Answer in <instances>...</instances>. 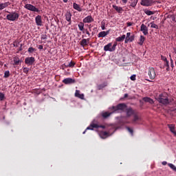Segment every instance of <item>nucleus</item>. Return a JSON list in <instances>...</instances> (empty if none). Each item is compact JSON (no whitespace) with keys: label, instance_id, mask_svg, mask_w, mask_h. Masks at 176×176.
Wrapping results in <instances>:
<instances>
[{"label":"nucleus","instance_id":"1","mask_svg":"<svg viewBox=\"0 0 176 176\" xmlns=\"http://www.w3.org/2000/svg\"><path fill=\"white\" fill-rule=\"evenodd\" d=\"M126 116H133V118L132 119L133 124H138V122L142 120L141 117H140V116L138 115V112L135 111V110H133V108L126 109Z\"/></svg>","mask_w":176,"mask_h":176},{"label":"nucleus","instance_id":"2","mask_svg":"<svg viewBox=\"0 0 176 176\" xmlns=\"http://www.w3.org/2000/svg\"><path fill=\"white\" fill-rule=\"evenodd\" d=\"M7 13L8 14L6 15V19L9 21H17L18 19H19V16H20L19 11H12V12L7 11Z\"/></svg>","mask_w":176,"mask_h":176},{"label":"nucleus","instance_id":"3","mask_svg":"<svg viewBox=\"0 0 176 176\" xmlns=\"http://www.w3.org/2000/svg\"><path fill=\"white\" fill-rule=\"evenodd\" d=\"M157 101L164 105L169 104L170 101L168 98V94L166 93L160 94L157 98Z\"/></svg>","mask_w":176,"mask_h":176},{"label":"nucleus","instance_id":"4","mask_svg":"<svg viewBox=\"0 0 176 176\" xmlns=\"http://www.w3.org/2000/svg\"><path fill=\"white\" fill-rule=\"evenodd\" d=\"M126 108L127 105L125 103H119V104L116 107H112V109L114 110V111H124Z\"/></svg>","mask_w":176,"mask_h":176},{"label":"nucleus","instance_id":"5","mask_svg":"<svg viewBox=\"0 0 176 176\" xmlns=\"http://www.w3.org/2000/svg\"><path fill=\"white\" fill-rule=\"evenodd\" d=\"M148 75L152 80L156 78V71L154 67H149L148 70Z\"/></svg>","mask_w":176,"mask_h":176},{"label":"nucleus","instance_id":"6","mask_svg":"<svg viewBox=\"0 0 176 176\" xmlns=\"http://www.w3.org/2000/svg\"><path fill=\"white\" fill-rule=\"evenodd\" d=\"M156 1L155 0H141L140 5L142 6H152V5L155 4Z\"/></svg>","mask_w":176,"mask_h":176},{"label":"nucleus","instance_id":"7","mask_svg":"<svg viewBox=\"0 0 176 176\" xmlns=\"http://www.w3.org/2000/svg\"><path fill=\"white\" fill-rule=\"evenodd\" d=\"M25 8H27V10H29L32 12H39L38 8H36V6H34V5L32 4L25 5Z\"/></svg>","mask_w":176,"mask_h":176},{"label":"nucleus","instance_id":"8","mask_svg":"<svg viewBox=\"0 0 176 176\" xmlns=\"http://www.w3.org/2000/svg\"><path fill=\"white\" fill-rule=\"evenodd\" d=\"M34 62H35L34 57H27L25 58V63L27 65H33Z\"/></svg>","mask_w":176,"mask_h":176},{"label":"nucleus","instance_id":"9","mask_svg":"<svg viewBox=\"0 0 176 176\" xmlns=\"http://www.w3.org/2000/svg\"><path fill=\"white\" fill-rule=\"evenodd\" d=\"M82 21L85 23H93V21H94V19L93 18V16L91 15H88L87 16H86L85 18H84L82 19Z\"/></svg>","mask_w":176,"mask_h":176},{"label":"nucleus","instance_id":"10","mask_svg":"<svg viewBox=\"0 0 176 176\" xmlns=\"http://www.w3.org/2000/svg\"><path fill=\"white\" fill-rule=\"evenodd\" d=\"M141 32L144 34V35H148V28L146 27L144 23H142L140 27Z\"/></svg>","mask_w":176,"mask_h":176},{"label":"nucleus","instance_id":"11","mask_svg":"<svg viewBox=\"0 0 176 176\" xmlns=\"http://www.w3.org/2000/svg\"><path fill=\"white\" fill-rule=\"evenodd\" d=\"M63 82L65 83V85H71L72 83H75L76 80L72 79V78H66L63 80Z\"/></svg>","mask_w":176,"mask_h":176},{"label":"nucleus","instance_id":"12","mask_svg":"<svg viewBox=\"0 0 176 176\" xmlns=\"http://www.w3.org/2000/svg\"><path fill=\"white\" fill-rule=\"evenodd\" d=\"M72 14L71 12H67V13L65 14V19L67 20V21H68L69 25H72Z\"/></svg>","mask_w":176,"mask_h":176},{"label":"nucleus","instance_id":"13","mask_svg":"<svg viewBox=\"0 0 176 176\" xmlns=\"http://www.w3.org/2000/svg\"><path fill=\"white\" fill-rule=\"evenodd\" d=\"M100 127V125L98 124H91L89 126L87 127L85 131H84L83 134L86 133L87 130H94V129H98Z\"/></svg>","mask_w":176,"mask_h":176},{"label":"nucleus","instance_id":"14","mask_svg":"<svg viewBox=\"0 0 176 176\" xmlns=\"http://www.w3.org/2000/svg\"><path fill=\"white\" fill-rule=\"evenodd\" d=\"M36 24L37 26H42V16L37 15L35 18Z\"/></svg>","mask_w":176,"mask_h":176},{"label":"nucleus","instance_id":"15","mask_svg":"<svg viewBox=\"0 0 176 176\" xmlns=\"http://www.w3.org/2000/svg\"><path fill=\"white\" fill-rule=\"evenodd\" d=\"M13 63L12 65H19V64H21V60L19 57L15 56L13 57Z\"/></svg>","mask_w":176,"mask_h":176},{"label":"nucleus","instance_id":"16","mask_svg":"<svg viewBox=\"0 0 176 176\" xmlns=\"http://www.w3.org/2000/svg\"><path fill=\"white\" fill-rule=\"evenodd\" d=\"M104 51L112 52V43H108L106 45H104Z\"/></svg>","mask_w":176,"mask_h":176},{"label":"nucleus","instance_id":"17","mask_svg":"<svg viewBox=\"0 0 176 176\" xmlns=\"http://www.w3.org/2000/svg\"><path fill=\"white\" fill-rule=\"evenodd\" d=\"M113 8L116 10V12L119 14H122L123 12V8L121 6H118L117 5H112Z\"/></svg>","mask_w":176,"mask_h":176},{"label":"nucleus","instance_id":"18","mask_svg":"<svg viewBox=\"0 0 176 176\" xmlns=\"http://www.w3.org/2000/svg\"><path fill=\"white\" fill-rule=\"evenodd\" d=\"M78 29L82 32L83 34H85V22H79L78 25Z\"/></svg>","mask_w":176,"mask_h":176},{"label":"nucleus","instance_id":"19","mask_svg":"<svg viewBox=\"0 0 176 176\" xmlns=\"http://www.w3.org/2000/svg\"><path fill=\"white\" fill-rule=\"evenodd\" d=\"M110 30H107V32H100V33L98 34V37H105L109 34Z\"/></svg>","mask_w":176,"mask_h":176},{"label":"nucleus","instance_id":"20","mask_svg":"<svg viewBox=\"0 0 176 176\" xmlns=\"http://www.w3.org/2000/svg\"><path fill=\"white\" fill-rule=\"evenodd\" d=\"M168 126L170 129V131L172 133L176 135L175 126L173 124H168Z\"/></svg>","mask_w":176,"mask_h":176},{"label":"nucleus","instance_id":"21","mask_svg":"<svg viewBox=\"0 0 176 176\" xmlns=\"http://www.w3.org/2000/svg\"><path fill=\"white\" fill-rule=\"evenodd\" d=\"M84 35L82 36V40L80 41V45L85 47H86V45H87V38H84Z\"/></svg>","mask_w":176,"mask_h":176},{"label":"nucleus","instance_id":"22","mask_svg":"<svg viewBox=\"0 0 176 176\" xmlns=\"http://www.w3.org/2000/svg\"><path fill=\"white\" fill-rule=\"evenodd\" d=\"M9 5H10V1H6V3H1V4H0V10H3V8H8Z\"/></svg>","mask_w":176,"mask_h":176},{"label":"nucleus","instance_id":"23","mask_svg":"<svg viewBox=\"0 0 176 176\" xmlns=\"http://www.w3.org/2000/svg\"><path fill=\"white\" fill-rule=\"evenodd\" d=\"M164 66L166 67V72H168L170 71V65H169V60H168L167 58H166V60L164 63Z\"/></svg>","mask_w":176,"mask_h":176},{"label":"nucleus","instance_id":"24","mask_svg":"<svg viewBox=\"0 0 176 176\" xmlns=\"http://www.w3.org/2000/svg\"><path fill=\"white\" fill-rule=\"evenodd\" d=\"M73 8H74V10H76L78 12H82V10L80 8V5L77 4V3H73Z\"/></svg>","mask_w":176,"mask_h":176},{"label":"nucleus","instance_id":"25","mask_svg":"<svg viewBox=\"0 0 176 176\" xmlns=\"http://www.w3.org/2000/svg\"><path fill=\"white\" fill-rule=\"evenodd\" d=\"M75 96L76 98L83 99L84 94H80V90H76Z\"/></svg>","mask_w":176,"mask_h":176},{"label":"nucleus","instance_id":"26","mask_svg":"<svg viewBox=\"0 0 176 176\" xmlns=\"http://www.w3.org/2000/svg\"><path fill=\"white\" fill-rule=\"evenodd\" d=\"M107 82H103L100 85H98L97 88L99 91H100L101 89H103V88L107 87Z\"/></svg>","mask_w":176,"mask_h":176},{"label":"nucleus","instance_id":"27","mask_svg":"<svg viewBox=\"0 0 176 176\" xmlns=\"http://www.w3.org/2000/svg\"><path fill=\"white\" fill-rule=\"evenodd\" d=\"M126 36L129 42H133L135 40V35H131V33H127Z\"/></svg>","mask_w":176,"mask_h":176},{"label":"nucleus","instance_id":"28","mask_svg":"<svg viewBox=\"0 0 176 176\" xmlns=\"http://www.w3.org/2000/svg\"><path fill=\"white\" fill-rule=\"evenodd\" d=\"M142 100L144 102H148V103H150L151 104H154V100L151 98H143Z\"/></svg>","mask_w":176,"mask_h":176},{"label":"nucleus","instance_id":"29","mask_svg":"<svg viewBox=\"0 0 176 176\" xmlns=\"http://www.w3.org/2000/svg\"><path fill=\"white\" fill-rule=\"evenodd\" d=\"M111 112L105 111L102 113V117H103V118H107L108 117L111 116Z\"/></svg>","mask_w":176,"mask_h":176},{"label":"nucleus","instance_id":"30","mask_svg":"<svg viewBox=\"0 0 176 176\" xmlns=\"http://www.w3.org/2000/svg\"><path fill=\"white\" fill-rule=\"evenodd\" d=\"M146 37L143 36V35L140 36V42H138V45H144V42H145Z\"/></svg>","mask_w":176,"mask_h":176},{"label":"nucleus","instance_id":"31","mask_svg":"<svg viewBox=\"0 0 176 176\" xmlns=\"http://www.w3.org/2000/svg\"><path fill=\"white\" fill-rule=\"evenodd\" d=\"M129 3H131V6L132 8H135V6H137V3H138V0H131Z\"/></svg>","mask_w":176,"mask_h":176},{"label":"nucleus","instance_id":"32","mask_svg":"<svg viewBox=\"0 0 176 176\" xmlns=\"http://www.w3.org/2000/svg\"><path fill=\"white\" fill-rule=\"evenodd\" d=\"M126 38V35H122V36H118L116 38L117 42H122Z\"/></svg>","mask_w":176,"mask_h":176},{"label":"nucleus","instance_id":"33","mask_svg":"<svg viewBox=\"0 0 176 176\" xmlns=\"http://www.w3.org/2000/svg\"><path fill=\"white\" fill-rule=\"evenodd\" d=\"M100 137H102L103 138H107V137H108L109 135V133L107 132V131L101 132L100 133Z\"/></svg>","mask_w":176,"mask_h":176},{"label":"nucleus","instance_id":"34","mask_svg":"<svg viewBox=\"0 0 176 176\" xmlns=\"http://www.w3.org/2000/svg\"><path fill=\"white\" fill-rule=\"evenodd\" d=\"M144 13L147 16H152L153 14H155V12L153 11H150L149 10H145Z\"/></svg>","mask_w":176,"mask_h":176},{"label":"nucleus","instance_id":"35","mask_svg":"<svg viewBox=\"0 0 176 176\" xmlns=\"http://www.w3.org/2000/svg\"><path fill=\"white\" fill-rule=\"evenodd\" d=\"M75 65H76V63L73 62V60H71V62L69 63V64L65 65L67 67H74Z\"/></svg>","mask_w":176,"mask_h":176},{"label":"nucleus","instance_id":"36","mask_svg":"<svg viewBox=\"0 0 176 176\" xmlns=\"http://www.w3.org/2000/svg\"><path fill=\"white\" fill-rule=\"evenodd\" d=\"M168 166H170V169L173 170L174 171H176V166H174L172 163H168Z\"/></svg>","mask_w":176,"mask_h":176},{"label":"nucleus","instance_id":"37","mask_svg":"<svg viewBox=\"0 0 176 176\" xmlns=\"http://www.w3.org/2000/svg\"><path fill=\"white\" fill-rule=\"evenodd\" d=\"M151 28H155L156 30H158L159 27L156 23H154V22H151Z\"/></svg>","mask_w":176,"mask_h":176},{"label":"nucleus","instance_id":"38","mask_svg":"<svg viewBox=\"0 0 176 176\" xmlns=\"http://www.w3.org/2000/svg\"><path fill=\"white\" fill-rule=\"evenodd\" d=\"M118 45V43L117 42H115L113 45H111V52H115L116 51V47Z\"/></svg>","mask_w":176,"mask_h":176},{"label":"nucleus","instance_id":"39","mask_svg":"<svg viewBox=\"0 0 176 176\" xmlns=\"http://www.w3.org/2000/svg\"><path fill=\"white\" fill-rule=\"evenodd\" d=\"M170 67H172V69H173L175 65H174V60L171 58V54H170Z\"/></svg>","mask_w":176,"mask_h":176},{"label":"nucleus","instance_id":"40","mask_svg":"<svg viewBox=\"0 0 176 176\" xmlns=\"http://www.w3.org/2000/svg\"><path fill=\"white\" fill-rule=\"evenodd\" d=\"M35 49L34 47H30L28 48V52L30 53V54H32L34 52H35Z\"/></svg>","mask_w":176,"mask_h":176},{"label":"nucleus","instance_id":"41","mask_svg":"<svg viewBox=\"0 0 176 176\" xmlns=\"http://www.w3.org/2000/svg\"><path fill=\"white\" fill-rule=\"evenodd\" d=\"M10 76V71H6L5 73H4L3 77L4 78H8V76Z\"/></svg>","mask_w":176,"mask_h":176},{"label":"nucleus","instance_id":"42","mask_svg":"<svg viewBox=\"0 0 176 176\" xmlns=\"http://www.w3.org/2000/svg\"><path fill=\"white\" fill-rule=\"evenodd\" d=\"M126 130H128V131L129 132V133H131V135L133 134V129H131V127L126 126Z\"/></svg>","mask_w":176,"mask_h":176},{"label":"nucleus","instance_id":"43","mask_svg":"<svg viewBox=\"0 0 176 176\" xmlns=\"http://www.w3.org/2000/svg\"><path fill=\"white\" fill-rule=\"evenodd\" d=\"M29 71H30V69H28V67H23V72L25 73L26 74H28Z\"/></svg>","mask_w":176,"mask_h":176},{"label":"nucleus","instance_id":"44","mask_svg":"<svg viewBox=\"0 0 176 176\" xmlns=\"http://www.w3.org/2000/svg\"><path fill=\"white\" fill-rule=\"evenodd\" d=\"M47 35H46V34H43L41 35V39L42 40H47Z\"/></svg>","mask_w":176,"mask_h":176},{"label":"nucleus","instance_id":"45","mask_svg":"<svg viewBox=\"0 0 176 176\" xmlns=\"http://www.w3.org/2000/svg\"><path fill=\"white\" fill-rule=\"evenodd\" d=\"M4 98H5L4 94L0 93V100H1V101H3Z\"/></svg>","mask_w":176,"mask_h":176},{"label":"nucleus","instance_id":"46","mask_svg":"<svg viewBox=\"0 0 176 176\" xmlns=\"http://www.w3.org/2000/svg\"><path fill=\"white\" fill-rule=\"evenodd\" d=\"M131 80H136V76L135 74H133V76H131Z\"/></svg>","mask_w":176,"mask_h":176},{"label":"nucleus","instance_id":"47","mask_svg":"<svg viewBox=\"0 0 176 176\" xmlns=\"http://www.w3.org/2000/svg\"><path fill=\"white\" fill-rule=\"evenodd\" d=\"M161 59L164 61V63H165V61L166 60V57L165 56L162 55Z\"/></svg>","mask_w":176,"mask_h":176},{"label":"nucleus","instance_id":"48","mask_svg":"<svg viewBox=\"0 0 176 176\" xmlns=\"http://www.w3.org/2000/svg\"><path fill=\"white\" fill-rule=\"evenodd\" d=\"M85 33L87 34V35H88V36H90L91 34L89 33L88 29H85Z\"/></svg>","mask_w":176,"mask_h":176},{"label":"nucleus","instance_id":"49","mask_svg":"<svg viewBox=\"0 0 176 176\" xmlns=\"http://www.w3.org/2000/svg\"><path fill=\"white\" fill-rule=\"evenodd\" d=\"M127 27L133 26V22H126Z\"/></svg>","mask_w":176,"mask_h":176},{"label":"nucleus","instance_id":"50","mask_svg":"<svg viewBox=\"0 0 176 176\" xmlns=\"http://www.w3.org/2000/svg\"><path fill=\"white\" fill-rule=\"evenodd\" d=\"M18 45H19V43H18L17 41H15L13 43L14 47H18Z\"/></svg>","mask_w":176,"mask_h":176},{"label":"nucleus","instance_id":"51","mask_svg":"<svg viewBox=\"0 0 176 176\" xmlns=\"http://www.w3.org/2000/svg\"><path fill=\"white\" fill-rule=\"evenodd\" d=\"M129 38H128V36L126 35V37L125 41H124V43H129Z\"/></svg>","mask_w":176,"mask_h":176},{"label":"nucleus","instance_id":"52","mask_svg":"<svg viewBox=\"0 0 176 176\" xmlns=\"http://www.w3.org/2000/svg\"><path fill=\"white\" fill-rule=\"evenodd\" d=\"M86 41H87V45H88L89 43H90V38H86Z\"/></svg>","mask_w":176,"mask_h":176},{"label":"nucleus","instance_id":"53","mask_svg":"<svg viewBox=\"0 0 176 176\" xmlns=\"http://www.w3.org/2000/svg\"><path fill=\"white\" fill-rule=\"evenodd\" d=\"M38 49H40V50H42V49H43V45H38Z\"/></svg>","mask_w":176,"mask_h":176},{"label":"nucleus","instance_id":"54","mask_svg":"<svg viewBox=\"0 0 176 176\" xmlns=\"http://www.w3.org/2000/svg\"><path fill=\"white\" fill-rule=\"evenodd\" d=\"M162 164H163V166H166L167 162L166 161H164L163 162H162Z\"/></svg>","mask_w":176,"mask_h":176},{"label":"nucleus","instance_id":"55","mask_svg":"<svg viewBox=\"0 0 176 176\" xmlns=\"http://www.w3.org/2000/svg\"><path fill=\"white\" fill-rule=\"evenodd\" d=\"M99 127H101L102 129H106L107 126H105V125H99Z\"/></svg>","mask_w":176,"mask_h":176},{"label":"nucleus","instance_id":"56","mask_svg":"<svg viewBox=\"0 0 176 176\" xmlns=\"http://www.w3.org/2000/svg\"><path fill=\"white\" fill-rule=\"evenodd\" d=\"M101 28H102V30H105V25H101Z\"/></svg>","mask_w":176,"mask_h":176},{"label":"nucleus","instance_id":"57","mask_svg":"<svg viewBox=\"0 0 176 176\" xmlns=\"http://www.w3.org/2000/svg\"><path fill=\"white\" fill-rule=\"evenodd\" d=\"M122 3H124V4H126L128 0H122Z\"/></svg>","mask_w":176,"mask_h":176},{"label":"nucleus","instance_id":"58","mask_svg":"<svg viewBox=\"0 0 176 176\" xmlns=\"http://www.w3.org/2000/svg\"><path fill=\"white\" fill-rule=\"evenodd\" d=\"M128 96H129V94H124V98H128Z\"/></svg>","mask_w":176,"mask_h":176},{"label":"nucleus","instance_id":"59","mask_svg":"<svg viewBox=\"0 0 176 176\" xmlns=\"http://www.w3.org/2000/svg\"><path fill=\"white\" fill-rule=\"evenodd\" d=\"M22 46H23V44H21V47L19 48L20 52H21V50H22Z\"/></svg>","mask_w":176,"mask_h":176},{"label":"nucleus","instance_id":"60","mask_svg":"<svg viewBox=\"0 0 176 176\" xmlns=\"http://www.w3.org/2000/svg\"><path fill=\"white\" fill-rule=\"evenodd\" d=\"M172 20H173V21H175V16H172Z\"/></svg>","mask_w":176,"mask_h":176},{"label":"nucleus","instance_id":"61","mask_svg":"<svg viewBox=\"0 0 176 176\" xmlns=\"http://www.w3.org/2000/svg\"><path fill=\"white\" fill-rule=\"evenodd\" d=\"M91 27H92L91 25H89V30H91Z\"/></svg>","mask_w":176,"mask_h":176},{"label":"nucleus","instance_id":"62","mask_svg":"<svg viewBox=\"0 0 176 176\" xmlns=\"http://www.w3.org/2000/svg\"><path fill=\"white\" fill-rule=\"evenodd\" d=\"M64 3H67L68 0H63Z\"/></svg>","mask_w":176,"mask_h":176},{"label":"nucleus","instance_id":"63","mask_svg":"<svg viewBox=\"0 0 176 176\" xmlns=\"http://www.w3.org/2000/svg\"><path fill=\"white\" fill-rule=\"evenodd\" d=\"M174 52L176 54V47H174Z\"/></svg>","mask_w":176,"mask_h":176},{"label":"nucleus","instance_id":"64","mask_svg":"<svg viewBox=\"0 0 176 176\" xmlns=\"http://www.w3.org/2000/svg\"><path fill=\"white\" fill-rule=\"evenodd\" d=\"M175 65H176V61H175Z\"/></svg>","mask_w":176,"mask_h":176}]
</instances>
